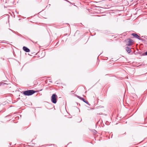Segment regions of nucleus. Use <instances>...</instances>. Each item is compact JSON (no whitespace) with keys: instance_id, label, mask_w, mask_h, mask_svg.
<instances>
[{"instance_id":"1a4fd4ad","label":"nucleus","mask_w":147,"mask_h":147,"mask_svg":"<svg viewBox=\"0 0 147 147\" xmlns=\"http://www.w3.org/2000/svg\"><path fill=\"white\" fill-rule=\"evenodd\" d=\"M9 29L10 30H11L13 32V31L12 30H11V29Z\"/></svg>"},{"instance_id":"20e7f679","label":"nucleus","mask_w":147,"mask_h":147,"mask_svg":"<svg viewBox=\"0 0 147 147\" xmlns=\"http://www.w3.org/2000/svg\"><path fill=\"white\" fill-rule=\"evenodd\" d=\"M127 42L126 44V45L128 46H131L133 40L130 38L127 39Z\"/></svg>"},{"instance_id":"9d476101","label":"nucleus","mask_w":147,"mask_h":147,"mask_svg":"<svg viewBox=\"0 0 147 147\" xmlns=\"http://www.w3.org/2000/svg\"><path fill=\"white\" fill-rule=\"evenodd\" d=\"M94 131H95L96 132V131L95 130H94Z\"/></svg>"},{"instance_id":"7ed1b4c3","label":"nucleus","mask_w":147,"mask_h":147,"mask_svg":"<svg viewBox=\"0 0 147 147\" xmlns=\"http://www.w3.org/2000/svg\"><path fill=\"white\" fill-rule=\"evenodd\" d=\"M75 96L78 98H79V99L82 100L84 102H85V103H86V104H87L88 105H90L89 103L85 99L83 98H82L81 97H80V96L77 95L76 94Z\"/></svg>"},{"instance_id":"f03ea898","label":"nucleus","mask_w":147,"mask_h":147,"mask_svg":"<svg viewBox=\"0 0 147 147\" xmlns=\"http://www.w3.org/2000/svg\"><path fill=\"white\" fill-rule=\"evenodd\" d=\"M57 96L55 94H53L52 95L51 97V102L54 103L56 104L57 102Z\"/></svg>"},{"instance_id":"39448f33","label":"nucleus","mask_w":147,"mask_h":147,"mask_svg":"<svg viewBox=\"0 0 147 147\" xmlns=\"http://www.w3.org/2000/svg\"><path fill=\"white\" fill-rule=\"evenodd\" d=\"M131 35L134 37L136 38L139 40H143L144 39H141L140 38V37L136 33H132Z\"/></svg>"},{"instance_id":"6e6552de","label":"nucleus","mask_w":147,"mask_h":147,"mask_svg":"<svg viewBox=\"0 0 147 147\" xmlns=\"http://www.w3.org/2000/svg\"><path fill=\"white\" fill-rule=\"evenodd\" d=\"M142 55L143 56L147 55V51L142 53Z\"/></svg>"},{"instance_id":"9b49d317","label":"nucleus","mask_w":147,"mask_h":147,"mask_svg":"<svg viewBox=\"0 0 147 147\" xmlns=\"http://www.w3.org/2000/svg\"><path fill=\"white\" fill-rule=\"evenodd\" d=\"M49 82H52L51 81H50Z\"/></svg>"},{"instance_id":"f257e3e1","label":"nucleus","mask_w":147,"mask_h":147,"mask_svg":"<svg viewBox=\"0 0 147 147\" xmlns=\"http://www.w3.org/2000/svg\"><path fill=\"white\" fill-rule=\"evenodd\" d=\"M35 92V91L32 90H29L23 91V94L25 96L31 95Z\"/></svg>"},{"instance_id":"423d86ee","label":"nucleus","mask_w":147,"mask_h":147,"mask_svg":"<svg viewBox=\"0 0 147 147\" xmlns=\"http://www.w3.org/2000/svg\"><path fill=\"white\" fill-rule=\"evenodd\" d=\"M23 49L26 52H29L30 51V50L28 48L25 46L23 47Z\"/></svg>"},{"instance_id":"0eeeda50","label":"nucleus","mask_w":147,"mask_h":147,"mask_svg":"<svg viewBox=\"0 0 147 147\" xmlns=\"http://www.w3.org/2000/svg\"><path fill=\"white\" fill-rule=\"evenodd\" d=\"M125 50L128 53H130L131 51V49L129 47H126Z\"/></svg>"}]
</instances>
